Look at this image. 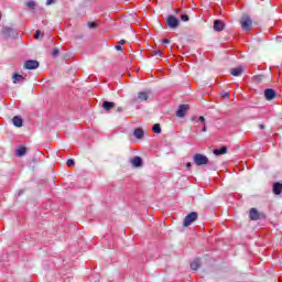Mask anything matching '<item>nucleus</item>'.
<instances>
[{
  "label": "nucleus",
  "mask_w": 282,
  "mask_h": 282,
  "mask_svg": "<svg viewBox=\"0 0 282 282\" xmlns=\"http://www.w3.org/2000/svg\"><path fill=\"white\" fill-rule=\"evenodd\" d=\"M155 55H156V56H162V52L156 51V52H155Z\"/></svg>",
  "instance_id": "72a5a7b5"
},
{
  "label": "nucleus",
  "mask_w": 282,
  "mask_h": 282,
  "mask_svg": "<svg viewBox=\"0 0 282 282\" xmlns=\"http://www.w3.org/2000/svg\"><path fill=\"white\" fill-rule=\"evenodd\" d=\"M133 134L137 140H142V138H144V130H142L141 128H137Z\"/></svg>",
  "instance_id": "2eb2a0df"
},
{
  "label": "nucleus",
  "mask_w": 282,
  "mask_h": 282,
  "mask_svg": "<svg viewBox=\"0 0 282 282\" xmlns=\"http://www.w3.org/2000/svg\"><path fill=\"white\" fill-rule=\"evenodd\" d=\"M54 1H56V0H46V6H52V3H54Z\"/></svg>",
  "instance_id": "7c9ffc66"
},
{
  "label": "nucleus",
  "mask_w": 282,
  "mask_h": 282,
  "mask_svg": "<svg viewBox=\"0 0 282 282\" xmlns=\"http://www.w3.org/2000/svg\"><path fill=\"white\" fill-rule=\"evenodd\" d=\"M181 19H182V21H188V15L187 14H183V15H181Z\"/></svg>",
  "instance_id": "c85d7f7f"
},
{
  "label": "nucleus",
  "mask_w": 282,
  "mask_h": 282,
  "mask_svg": "<svg viewBox=\"0 0 282 282\" xmlns=\"http://www.w3.org/2000/svg\"><path fill=\"white\" fill-rule=\"evenodd\" d=\"M124 43H127V41L120 40V41L118 42V45L115 46V48H116L118 52H120V51L122 50V45H124Z\"/></svg>",
  "instance_id": "412c9836"
},
{
  "label": "nucleus",
  "mask_w": 282,
  "mask_h": 282,
  "mask_svg": "<svg viewBox=\"0 0 282 282\" xmlns=\"http://www.w3.org/2000/svg\"><path fill=\"white\" fill-rule=\"evenodd\" d=\"M2 32H3L4 34H10V32H12V29H10V28H4V29L2 30Z\"/></svg>",
  "instance_id": "a878e982"
},
{
  "label": "nucleus",
  "mask_w": 282,
  "mask_h": 282,
  "mask_svg": "<svg viewBox=\"0 0 282 282\" xmlns=\"http://www.w3.org/2000/svg\"><path fill=\"white\" fill-rule=\"evenodd\" d=\"M41 37H43V33H41V30H37V31L35 32L34 39L39 40V39H41Z\"/></svg>",
  "instance_id": "b1692460"
},
{
  "label": "nucleus",
  "mask_w": 282,
  "mask_h": 282,
  "mask_svg": "<svg viewBox=\"0 0 282 282\" xmlns=\"http://www.w3.org/2000/svg\"><path fill=\"white\" fill-rule=\"evenodd\" d=\"M138 100H141V102L144 101V100H149V93L140 91L138 94Z\"/></svg>",
  "instance_id": "6ab92c4d"
},
{
  "label": "nucleus",
  "mask_w": 282,
  "mask_h": 282,
  "mask_svg": "<svg viewBox=\"0 0 282 282\" xmlns=\"http://www.w3.org/2000/svg\"><path fill=\"white\" fill-rule=\"evenodd\" d=\"M198 122H202V123L204 124V122H206V118H204V117L200 116V117L198 118Z\"/></svg>",
  "instance_id": "c756f323"
},
{
  "label": "nucleus",
  "mask_w": 282,
  "mask_h": 282,
  "mask_svg": "<svg viewBox=\"0 0 282 282\" xmlns=\"http://www.w3.org/2000/svg\"><path fill=\"white\" fill-rule=\"evenodd\" d=\"M121 111H122V107H118V108H117V112H118V113H121Z\"/></svg>",
  "instance_id": "f704fd0d"
},
{
  "label": "nucleus",
  "mask_w": 282,
  "mask_h": 282,
  "mask_svg": "<svg viewBox=\"0 0 282 282\" xmlns=\"http://www.w3.org/2000/svg\"><path fill=\"white\" fill-rule=\"evenodd\" d=\"M152 130L155 132V133H162V128L160 127L159 123L154 124Z\"/></svg>",
  "instance_id": "5701e85b"
},
{
  "label": "nucleus",
  "mask_w": 282,
  "mask_h": 282,
  "mask_svg": "<svg viewBox=\"0 0 282 282\" xmlns=\"http://www.w3.org/2000/svg\"><path fill=\"white\" fill-rule=\"evenodd\" d=\"M200 267H202V260H199V258L195 259L191 263V270H199Z\"/></svg>",
  "instance_id": "dca6fc26"
},
{
  "label": "nucleus",
  "mask_w": 282,
  "mask_h": 282,
  "mask_svg": "<svg viewBox=\"0 0 282 282\" xmlns=\"http://www.w3.org/2000/svg\"><path fill=\"white\" fill-rule=\"evenodd\" d=\"M265 100H274L276 98V91L272 88H268L264 90Z\"/></svg>",
  "instance_id": "0eeeda50"
},
{
  "label": "nucleus",
  "mask_w": 282,
  "mask_h": 282,
  "mask_svg": "<svg viewBox=\"0 0 282 282\" xmlns=\"http://www.w3.org/2000/svg\"><path fill=\"white\" fill-rule=\"evenodd\" d=\"M224 98H228V93H226V94L224 95Z\"/></svg>",
  "instance_id": "4c0bfd02"
},
{
  "label": "nucleus",
  "mask_w": 282,
  "mask_h": 282,
  "mask_svg": "<svg viewBox=\"0 0 282 282\" xmlns=\"http://www.w3.org/2000/svg\"><path fill=\"white\" fill-rule=\"evenodd\" d=\"M188 112V105H181L176 111L177 118H184Z\"/></svg>",
  "instance_id": "6e6552de"
},
{
  "label": "nucleus",
  "mask_w": 282,
  "mask_h": 282,
  "mask_svg": "<svg viewBox=\"0 0 282 282\" xmlns=\"http://www.w3.org/2000/svg\"><path fill=\"white\" fill-rule=\"evenodd\" d=\"M230 74L231 76H241L243 74V67L239 66L236 68H231Z\"/></svg>",
  "instance_id": "ddd939ff"
},
{
  "label": "nucleus",
  "mask_w": 282,
  "mask_h": 282,
  "mask_svg": "<svg viewBox=\"0 0 282 282\" xmlns=\"http://www.w3.org/2000/svg\"><path fill=\"white\" fill-rule=\"evenodd\" d=\"M26 151H28V150H26L24 147L19 148V149L17 150V155H18V158H22V155H25Z\"/></svg>",
  "instance_id": "aec40b11"
},
{
  "label": "nucleus",
  "mask_w": 282,
  "mask_h": 282,
  "mask_svg": "<svg viewBox=\"0 0 282 282\" xmlns=\"http://www.w3.org/2000/svg\"><path fill=\"white\" fill-rule=\"evenodd\" d=\"M251 221H259V219H265V214L260 213L257 208H251L249 212Z\"/></svg>",
  "instance_id": "f03ea898"
},
{
  "label": "nucleus",
  "mask_w": 282,
  "mask_h": 282,
  "mask_svg": "<svg viewBox=\"0 0 282 282\" xmlns=\"http://www.w3.org/2000/svg\"><path fill=\"white\" fill-rule=\"evenodd\" d=\"M61 51H58V48H54L52 52V56H58Z\"/></svg>",
  "instance_id": "bb28decb"
},
{
  "label": "nucleus",
  "mask_w": 282,
  "mask_h": 282,
  "mask_svg": "<svg viewBox=\"0 0 282 282\" xmlns=\"http://www.w3.org/2000/svg\"><path fill=\"white\" fill-rule=\"evenodd\" d=\"M273 193H274V195H281V193H282V184L281 183L273 184Z\"/></svg>",
  "instance_id": "a211bd4d"
},
{
  "label": "nucleus",
  "mask_w": 282,
  "mask_h": 282,
  "mask_svg": "<svg viewBox=\"0 0 282 282\" xmlns=\"http://www.w3.org/2000/svg\"><path fill=\"white\" fill-rule=\"evenodd\" d=\"M260 129H265V126H263V124H260Z\"/></svg>",
  "instance_id": "e433bc0d"
},
{
  "label": "nucleus",
  "mask_w": 282,
  "mask_h": 282,
  "mask_svg": "<svg viewBox=\"0 0 282 282\" xmlns=\"http://www.w3.org/2000/svg\"><path fill=\"white\" fill-rule=\"evenodd\" d=\"M206 131H207V129H206V124L204 123V124H203L202 132H203V133H206Z\"/></svg>",
  "instance_id": "2f4dec72"
},
{
  "label": "nucleus",
  "mask_w": 282,
  "mask_h": 282,
  "mask_svg": "<svg viewBox=\"0 0 282 282\" xmlns=\"http://www.w3.org/2000/svg\"><path fill=\"white\" fill-rule=\"evenodd\" d=\"M130 164L133 166V169H140V166H142V158L133 156L130 159Z\"/></svg>",
  "instance_id": "1a4fd4ad"
},
{
  "label": "nucleus",
  "mask_w": 282,
  "mask_h": 282,
  "mask_svg": "<svg viewBox=\"0 0 282 282\" xmlns=\"http://www.w3.org/2000/svg\"><path fill=\"white\" fill-rule=\"evenodd\" d=\"M226 24L221 22V20H215L214 21V30L215 32H221L224 30Z\"/></svg>",
  "instance_id": "9d476101"
},
{
  "label": "nucleus",
  "mask_w": 282,
  "mask_h": 282,
  "mask_svg": "<svg viewBox=\"0 0 282 282\" xmlns=\"http://www.w3.org/2000/svg\"><path fill=\"white\" fill-rule=\"evenodd\" d=\"M240 25L245 32H250L252 28V19L248 14H243L240 19Z\"/></svg>",
  "instance_id": "f257e3e1"
},
{
  "label": "nucleus",
  "mask_w": 282,
  "mask_h": 282,
  "mask_svg": "<svg viewBox=\"0 0 282 282\" xmlns=\"http://www.w3.org/2000/svg\"><path fill=\"white\" fill-rule=\"evenodd\" d=\"M194 162L196 166H204V164H208V156L204 154H195Z\"/></svg>",
  "instance_id": "20e7f679"
},
{
  "label": "nucleus",
  "mask_w": 282,
  "mask_h": 282,
  "mask_svg": "<svg viewBox=\"0 0 282 282\" xmlns=\"http://www.w3.org/2000/svg\"><path fill=\"white\" fill-rule=\"evenodd\" d=\"M12 80L14 85H17V83H23V80H25V76L14 73L12 76Z\"/></svg>",
  "instance_id": "4468645a"
},
{
  "label": "nucleus",
  "mask_w": 282,
  "mask_h": 282,
  "mask_svg": "<svg viewBox=\"0 0 282 282\" xmlns=\"http://www.w3.org/2000/svg\"><path fill=\"white\" fill-rule=\"evenodd\" d=\"M12 123L14 124V127H17L18 129H21V127H23V119L19 116L13 117L12 119Z\"/></svg>",
  "instance_id": "9b49d317"
},
{
  "label": "nucleus",
  "mask_w": 282,
  "mask_h": 282,
  "mask_svg": "<svg viewBox=\"0 0 282 282\" xmlns=\"http://www.w3.org/2000/svg\"><path fill=\"white\" fill-rule=\"evenodd\" d=\"M162 43L169 44V43H171V41H169L167 39H164V40L162 41Z\"/></svg>",
  "instance_id": "473e14b6"
},
{
  "label": "nucleus",
  "mask_w": 282,
  "mask_h": 282,
  "mask_svg": "<svg viewBox=\"0 0 282 282\" xmlns=\"http://www.w3.org/2000/svg\"><path fill=\"white\" fill-rule=\"evenodd\" d=\"M228 153V148L221 147L220 149L214 150V155H226Z\"/></svg>",
  "instance_id": "f3484780"
},
{
  "label": "nucleus",
  "mask_w": 282,
  "mask_h": 282,
  "mask_svg": "<svg viewBox=\"0 0 282 282\" xmlns=\"http://www.w3.org/2000/svg\"><path fill=\"white\" fill-rule=\"evenodd\" d=\"M88 28H90L93 30L96 29V22H89Z\"/></svg>",
  "instance_id": "cd10ccee"
},
{
  "label": "nucleus",
  "mask_w": 282,
  "mask_h": 282,
  "mask_svg": "<svg viewBox=\"0 0 282 282\" xmlns=\"http://www.w3.org/2000/svg\"><path fill=\"white\" fill-rule=\"evenodd\" d=\"M116 107V102L112 101H104L102 104V108L105 109V111H111V109H113Z\"/></svg>",
  "instance_id": "f8f14e48"
},
{
  "label": "nucleus",
  "mask_w": 282,
  "mask_h": 282,
  "mask_svg": "<svg viewBox=\"0 0 282 282\" xmlns=\"http://www.w3.org/2000/svg\"><path fill=\"white\" fill-rule=\"evenodd\" d=\"M166 25H169V28L172 30H175L180 26V20H177L175 15H170L166 20Z\"/></svg>",
  "instance_id": "39448f33"
},
{
  "label": "nucleus",
  "mask_w": 282,
  "mask_h": 282,
  "mask_svg": "<svg viewBox=\"0 0 282 282\" xmlns=\"http://www.w3.org/2000/svg\"><path fill=\"white\" fill-rule=\"evenodd\" d=\"M186 169H191V163H186Z\"/></svg>",
  "instance_id": "c9c22d12"
},
{
  "label": "nucleus",
  "mask_w": 282,
  "mask_h": 282,
  "mask_svg": "<svg viewBox=\"0 0 282 282\" xmlns=\"http://www.w3.org/2000/svg\"><path fill=\"white\" fill-rule=\"evenodd\" d=\"M24 69H39V61L29 59L24 62Z\"/></svg>",
  "instance_id": "423d86ee"
},
{
  "label": "nucleus",
  "mask_w": 282,
  "mask_h": 282,
  "mask_svg": "<svg viewBox=\"0 0 282 282\" xmlns=\"http://www.w3.org/2000/svg\"><path fill=\"white\" fill-rule=\"evenodd\" d=\"M67 166H74L75 162L72 159H68L66 162Z\"/></svg>",
  "instance_id": "393cba45"
},
{
  "label": "nucleus",
  "mask_w": 282,
  "mask_h": 282,
  "mask_svg": "<svg viewBox=\"0 0 282 282\" xmlns=\"http://www.w3.org/2000/svg\"><path fill=\"white\" fill-rule=\"evenodd\" d=\"M26 8H30L31 10H34L36 8V2L30 0L26 2Z\"/></svg>",
  "instance_id": "4be33fe9"
},
{
  "label": "nucleus",
  "mask_w": 282,
  "mask_h": 282,
  "mask_svg": "<svg viewBox=\"0 0 282 282\" xmlns=\"http://www.w3.org/2000/svg\"><path fill=\"white\" fill-rule=\"evenodd\" d=\"M197 217H198V214L195 212H192L187 216H185L184 223H183L184 228H188L191 224L197 221Z\"/></svg>",
  "instance_id": "7ed1b4c3"
}]
</instances>
